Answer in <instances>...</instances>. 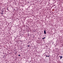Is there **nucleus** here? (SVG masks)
<instances>
[{
	"mask_svg": "<svg viewBox=\"0 0 63 63\" xmlns=\"http://www.w3.org/2000/svg\"><path fill=\"white\" fill-rule=\"evenodd\" d=\"M44 34H46V31L45 30L44 31Z\"/></svg>",
	"mask_w": 63,
	"mask_h": 63,
	"instance_id": "1",
	"label": "nucleus"
},
{
	"mask_svg": "<svg viewBox=\"0 0 63 63\" xmlns=\"http://www.w3.org/2000/svg\"><path fill=\"white\" fill-rule=\"evenodd\" d=\"M60 59H61V58H62L63 57H62V56H60Z\"/></svg>",
	"mask_w": 63,
	"mask_h": 63,
	"instance_id": "2",
	"label": "nucleus"
},
{
	"mask_svg": "<svg viewBox=\"0 0 63 63\" xmlns=\"http://www.w3.org/2000/svg\"><path fill=\"white\" fill-rule=\"evenodd\" d=\"M46 39V37H45L44 38H42V39H43V40H44V39Z\"/></svg>",
	"mask_w": 63,
	"mask_h": 63,
	"instance_id": "3",
	"label": "nucleus"
},
{
	"mask_svg": "<svg viewBox=\"0 0 63 63\" xmlns=\"http://www.w3.org/2000/svg\"><path fill=\"white\" fill-rule=\"evenodd\" d=\"M46 56L47 57H49V56H47V55H46Z\"/></svg>",
	"mask_w": 63,
	"mask_h": 63,
	"instance_id": "4",
	"label": "nucleus"
},
{
	"mask_svg": "<svg viewBox=\"0 0 63 63\" xmlns=\"http://www.w3.org/2000/svg\"><path fill=\"white\" fill-rule=\"evenodd\" d=\"M30 47V45H28V47Z\"/></svg>",
	"mask_w": 63,
	"mask_h": 63,
	"instance_id": "5",
	"label": "nucleus"
},
{
	"mask_svg": "<svg viewBox=\"0 0 63 63\" xmlns=\"http://www.w3.org/2000/svg\"><path fill=\"white\" fill-rule=\"evenodd\" d=\"M18 56H20V55H18Z\"/></svg>",
	"mask_w": 63,
	"mask_h": 63,
	"instance_id": "6",
	"label": "nucleus"
},
{
	"mask_svg": "<svg viewBox=\"0 0 63 63\" xmlns=\"http://www.w3.org/2000/svg\"><path fill=\"white\" fill-rule=\"evenodd\" d=\"M2 12H4V11H2Z\"/></svg>",
	"mask_w": 63,
	"mask_h": 63,
	"instance_id": "7",
	"label": "nucleus"
}]
</instances>
